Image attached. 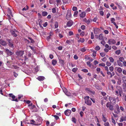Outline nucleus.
<instances>
[{
    "label": "nucleus",
    "instance_id": "f257e3e1",
    "mask_svg": "<svg viewBox=\"0 0 126 126\" xmlns=\"http://www.w3.org/2000/svg\"><path fill=\"white\" fill-rule=\"evenodd\" d=\"M41 120L39 119H37L36 120V122L33 120H32L31 121V122L30 124L34 125H40L41 123Z\"/></svg>",
    "mask_w": 126,
    "mask_h": 126
},
{
    "label": "nucleus",
    "instance_id": "f03ea898",
    "mask_svg": "<svg viewBox=\"0 0 126 126\" xmlns=\"http://www.w3.org/2000/svg\"><path fill=\"white\" fill-rule=\"evenodd\" d=\"M90 97L89 96H87L85 97L84 100H85V103L88 106H91L92 105V102L90 99Z\"/></svg>",
    "mask_w": 126,
    "mask_h": 126
},
{
    "label": "nucleus",
    "instance_id": "7ed1b4c3",
    "mask_svg": "<svg viewBox=\"0 0 126 126\" xmlns=\"http://www.w3.org/2000/svg\"><path fill=\"white\" fill-rule=\"evenodd\" d=\"M24 53V51L23 50H21L18 51L16 53V54L17 55L16 57L18 58L20 60L19 57L22 56Z\"/></svg>",
    "mask_w": 126,
    "mask_h": 126
},
{
    "label": "nucleus",
    "instance_id": "20e7f679",
    "mask_svg": "<svg viewBox=\"0 0 126 126\" xmlns=\"http://www.w3.org/2000/svg\"><path fill=\"white\" fill-rule=\"evenodd\" d=\"M109 100L110 102V103L113 104H115L116 103V99L115 97H109Z\"/></svg>",
    "mask_w": 126,
    "mask_h": 126
},
{
    "label": "nucleus",
    "instance_id": "39448f33",
    "mask_svg": "<svg viewBox=\"0 0 126 126\" xmlns=\"http://www.w3.org/2000/svg\"><path fill=\"white\" fill-rule=\"evenodd\" d=\"M10 32L11 34L14 36L16 37L18 35V32L16 30H10Z\"/></svg>",
    "mask_w": 126,
    "mask_h": 126
},
{
    "label": "nucleus",
    "instance_id": "423d86ee",
    "mask_svg": "<svg viewBox=\"0 0 126 126\" xmlns=\"http://www.w3.org/2000/svg\"><path fill=\"white\" fill-rule=\"evenodd\" d=\"M116 88L117 89V90H116L115 91V94L116 95L118 96L119 95V92L121 91L122 89L120 86H117Z\"/></svg>",
    "mask_w": 126,
    "mask_h": 126
},
{
    "label": "nucleus",
    "instance_id": "0eeeda50",
    "mask_svg": "<svg viewBox=\"0 0 126 126\" xmlns=\"http://www.w3.org/2000/svg\"><path fill=\"white\" fill-rule=\"evenodd\" d=\"M110 102L107 103L106 104V107L109 108V110H114L113 106L112 105Z\"/></svg>",
    "mask_w": 126,
    "mask_h": 126
},
{
    "label": "nucleus",
    "instance_id": "6e6552de",
    "mask_svg": "<svg viewBox=\"0 0 126 126\" xmlns=\"http://www.w3.org/2000/svg\"><path fill=\"white\" fill-rule=\"evenodd\" d=\"M7 40L8 42V45L9 46L13 48L14 47V45L13 41L11 40L10 39H8Z\"/></svg>",
    "mask_w": 126,
    "mask_h": 126
},
{
    "label": "nucleus",
    "instance_id": "1a4fd4ad",
    "mask_svg": "<svg viewBox=\"0 0 126 126\" xmlns=\"http://www.w3.org/2000/svg\"><path fill=\"white\" fill-rule=\"evenodd\" d=\"M85 90L89 94H95V92L94 91H92L90 88H87L85 89Z\"/></svg>",
    "mask_w": 126,
    "mask_h": 126
},
{
    "label": "nucleus",
    "instance_id": "9d476101",
    "mask_svg": "<svg viewBox=\"0 0 126 126\" xmlns=\"http://www.w3.org/2000/svg\"><path fill=\"white\" fill-rule=\"evenodd\" d=\"M9 96L10 97H11L13 99L12 101H14L17 102H18V100L17 98H16L15 99H14L15 98V96L13 95L12 94H8Z\"/></svg>",
    "mask_w": 126,
    "mask_h": 126
},
{
    "label": "nucleus",
    "instance_id": "9b49d317",
    "mask_svg": "<svg viewBox=\"0 0 126 126\" xmlns=\"http://www.w3.org/2000/svg\"><path fill=\"white\" fill-rule=\"evenodd\" d=\"M108 43L110 45L114 44L115 43L116 41L114 39H110L108 40Z\"/></svg>",
    "mask_w": 126,
    "mask_h": 126
},
{
    "label": "nucleus",
    "instance_id": "f8f14e48",
    "mask_svg": "<svg viewBox=\"0 0 126 126\" xmlns=\"http://www.w3.org/2000/svg\"><path fill=\"white\" fill-rule=\"evenodd\" d=\"M71 111L67 109L64 111L65 114L67 116H69L71 113Z\"/></svg>",
    "mask_w": 126,
    "mask_h": 126
},
{
    "label": "nucleus",
    "instance_id": "ddd939ff",
    "mask_svg": "<svg viewBox=\"0 0 126 126\" xmlns=\"http://www.w3.org/2000/svg\"><path fill=\"white\" fill-rule=\"evenodd\" d=\"M0 43L2 45L5 46H6L7 45L6 42L2 39H0Z\"/></svg>",
    "mask_w": 126,
    "mask_h": 126
},
{
    "label": "nucleus",
    "instance_id": "4468645a",
    "mask_svg": "<svg viewBox=\"0 0 126 126\" xmlns=\"http://www.w3.org/2000/svg\"><path fill=\"white\" fill-rule=\"evenodd\" d=\"M115 70H116L117 71L118 73H122V70L121 67H115Z\"/></svg>",
    "mask_w": 126,
    "mask_h": 126
},
{
    "label": "nucleus",
    "instance_id": "2eb2a0df",
    "mask_svg": "<svg viewBox=\"0 0 126 126\" xmlns=\"http://www.w3.org/2000/svg\"><path fill=\"white\" fill-rule=\"evenodd\" d=\"M71 12L70 11L68 10L66 15V18H69L71 17Z\"/></svg>",
    "mask_w": 126,
    "mask_h": 126
},
{
    "label": "nucleus",
    "instance_id": "dca6fc26",
    "mask_svg": "<svg viewBox=\"0 0 126 126\" xmlns=\"http://www.w3.org/2000/svg\"><path fill=\"white\" fill-rule=\"evenodd\" d=\"M6 52L7 54L8 55H11L13 54V53H12L11 51L9 50L8 49H6Z\"/></svg>",
    "mask_w": 126,
    "mask_h": 126
},
{
    "label": "nucleus",
    "instance_id": "f3484780",
    "mask_svg": "<svg viewBox=\"0 0 126 126\" xmlns=\"http://www.w3.org/2000/svg\"><path fill=\"white\" fill-rule=\"evenodd\" d=\"M124 121L126 122V116H122L121 117L119 120V122H122Z\"/></svg>",
    "mask_w": 126,
    "mask_h": 126
},
{
    "label": "nucleus",
    "instance_id": "a211bd4d",
    "mask_svg": "<svg viewBox=\"0 0 126 126\" xmlns=\"http://www.w3.org/2000/svg\"><path fill=\"white\" fill-rule=\"evenodd\" d=\"M44 77L43 76H40L38 77L37 79L40 81H42L45 79Z\"/></svg>",
    "mask_w": 126,
    "mask_h": 126
},
{
    "label": "nucleus",
    "instance_id": "6ab92c4d",
    "mask_svg": "<svg viewBox=\"0 0 126 126\" xmlns=\"http://www.w3.org/2000/svg\"><path fill=\"white\" fill-rule=\"evenodd\" d=\"M94 34H97L98 33L100 29H99L96 28L94 29Z\"/></svg>",
    "mask_w": 126,
    "mask_h": 126
},
{
    "label": "nucleus",
    "instance_id": "aec40b11",
    "mask_svg": "<svg viewBox=\"0 0 126 126\" xmlns=\"http://www.w3.org/2000/svg\"><path fill=\"white\" fill-rule=\"evenodd\" d=\"M73 24V22L72 21H68L66 24L67 26L68 27H70Z\"/></svg>",
    "mask_w": 126,
    "mask_h": 126
},
{
    "label": "nucleus",
    "instance_id": "412c9836",
    "mask_svg": "<svg viewBox=\"0 0 126 126\" xmlns=\"http://www.w3.org/2000/svg\"><path fill=\"white\" fill-rule=\"evenodd\" d=\"M86 13L84 12H82L81 13V14H80V16L82 18H83L86 15Z\"/></svg>",
    "mask_w": 126,
    "mask_h": 126
},
{
    "label": "nucleus",
    "instance_id": "4be33fe9",
    "mask_svg": "<svg viewBox=\"0 0 126 126\" xmlns=\"http://www.w3.org/2000/svg\"><path fill=\"white\" fill-rule=\"evenodd\" d=\"M122 80H123L124 83L126 85V76H123L122 77Z\"/></svg>",
    "mask_w": 126,
    "mask_h": 126
},
{
    "label": "nucleus",
    "instance_id": "5701e85b",
    "mask_svg": "<svg viewBox=\"0 0 126 126\" xmlns=\"http://www.w3.org/2000/svg\"><path fill=\"white\" fill-rule=\"evenodd\" d=\"M116 108L117 111H114V112L117 114L119 113L120 112L119 106H118V107H117Z\"/></svg>",
    "mask_w": 126,
    "mask_h": 126
},
{
    "label": "nucleus",
    "instance_id": "b1692460",
    "mask_svg": "<svg viewBox=\"0 0 126 126\" xmlns=\"http://www.w3.org/2000/svg\"><path fill=\"white\" fill-rule=\"evenodd\" d=\"M99 38L100 40H102L103 39V35L102 34H100L99 36Z\"/></svg>",
    "mask_w": 126,
    "mask_h": 126
},
{
    "label": "nucleus",
    "instance_id": "393cba45",
    "mask_svg": "<svg viewBox=\"0 0 126 126\" xmlns=\"http://www.w3.org/2000/svg\"><path fill=\"white\" fill-rule=\"evenodd\" d=\"M57 63L56 60H52V64L53 65H55Z\"/></svg>",
    "mask_w": 126,
    "mask_h": 126
},
{
    "label": "nucleus",
    "instance_id": "a878e982",
    "mask_svg": "<svg viewBox=\"0 0 126 126\" xmlns=\"http://www.w3.org/2000/svg\"><path fill=\"white\" fill-rule=\"evenodd\" d=\"M102 119L103 120V121L104 122H106L107 120V119L104 116L103 114L102 115Z\"/></svg>",
    "mask_w": 126,
    "mask_h": 126
},
{
    "label": "nucleus",
    "instance_id": "bb28decb",
    "mask_svg": "<svg viewBox=\"0 0 126 126\" xmlns=\"http://www.w3.org/2000/svg\"><path fill=\"white\" fill-rule=\"evenodd\" d=\"M85 41V40L84 39L81 38L79 40H78V42H81L83 43Z\"/></svg>",
    "mask_w": 126,
    "mask_h": 126
},
{
    "label": "nucleus",
    "instance_id": "cd10ccee",
    "mask_svg": "<svg viewBox=\"0 0 126 126\" xmlns=\"http://www.w3.org/2000/svg\"><path fill=\"white\" fill-rule=\"evenodd\" d=\"M28 39L31 40V43L34 44L35 43V41L32 38L30 37H28Z\"/></svg>",
    "mask_w": 126,
    "mask_h": 126
},
{
    "label": "nucleus",
    "instance_id": "c85d7f7f",
    "mask_svg": "<svg viewBox=\"0 0 126 126\" xmlns=\"http://www.w3.org/2000/svg\"><path fill=\"white\" fill-rule=\"evenodd\" d=\"M48 14L47 12H46L44 11L42 12V15L43 16H47Z\"/></svg>",
    "mask_w": 126,
    "mask_h": 126
},
{
    "label": "nucleus",
    "instance_id": "c756f323",
    "mask_svg": "<svg viewBox=\"0 0 126 126\" xmlns=\"http://www.w3.org/2000/svg\"><path fill=\"white\" fill-rule=\"evenodd\" d=\"M109 59L110 60V62L112 63H113L114 61V59L111 57H110L109 58Z\"/></svg>",
    "mask_w": 126,
    "mask_h": 126
},
{
    "label": "nucleus",
    "instance_id": "7c9ffc66",
    "mask_svg": "<svg viewBox=\"0 0 126 126\" xmlns=\"http://www.w3.org/2000/svg\"><path fill=\"white\" fill-rule=\"evenodd\" d=\"M115 54L117 55H119L121 53V51L120 50H116L115 52Z\"/></svg>",
    "mask_w": 126,
    "mask_h": 126
},
{
    "label": "nucleus",
    "instance_id": "2f4dec72",
    "mask_svg": "<svg viewBox=\"0 0 126 126\" xmlns=\"http://www.w3.org/2000/svg\"><path fill=\"white\" fill-rule=\"evenodd\" d=\"M59 62L61 64H64V62L63 60L61 59H59Z\"/></svg>",
    "mask_w": 126,
    "mask_h": 126
},
{
    "label": "nucleus",
    "instance_id": "473e14b6",
    "mask_svg": "<svg viewBox=\"0 0 126 126\" xmlns=\"http://www.w3.org/2000/svg\"><path fill=\"white\" fill-rule=\"evenodd\" d=\"M55 28H56L58 27V22H55L54 24Z\"/></svg>",
    "mask_w": 126,
    "mask_h": 126
},
{
    "label": "nucleus",
    "instance_id": "72a5a7b5",
    "mask_svg": "<svg viewBox=\"0 0 126 126\" xmlns=\"http://www.w3.org/2000/svg\"><path fill=\"white\" fill-rule=\"evenodd\" d=\"M38 21L39 22V25L41 26V25L42 23L43 22V21L42 20L40 19Z\"/></svg>",
    "mask_w": 126,
    "mask_h": 126
},
{
    "label": "nucleus",
    "instance_id": "f704fd0d",
    "mask_svg": "<svg viewBox=\"0 0 126 126\" xmlns=\"http://www.w3.org/2000/svg\"><path fill=\"white\" fill-rule=\"evenodd\" d=\"M91 38L92 39H93L94 38V36L93 33V32H91Z\"/></svg>",
    "mask_w": 126,
    "mask_h": 126
},
{
    "label": "nucleus",
    "instance_id": "c9c22d12",
    "mask_svg": "<svg viewBox=\"0 0 126 126\" xmlns=\"http://www.w3.org/2000/svg\"><path fill=\"white\" fill-rule=\"evenodd\" d=\"M100 49V47L98 46H96L95 48V49L97 51L99 50Z\"/></svg>",
    "mask_w": 126,
    "mask_h": 126
},
{
    "label": "nucleus",
    "instance_id": "e433bc0d",
    "mask_svg": "<svg viewBox=\"0 0 126 126\" xmlns=\"http://www.w3.org/2000/svg\"><path fill=\"white\" fill-rule=\"evenodd\" d=\"M107 73L108 75H110V78L112 77V73L111 72L109 71L107 72Z\"/></svg>",
    "mask_w": 126,
    "mask_h": 126
},
{
    "label": "nucleus",
    "instance_id": "4c0bfd02",
    "mask_svg": "<svg viewBox=\"0 0 126 126\" xmlns=\"http://www.w3.org/2000/svg\"><path fill=\"white\" fill-rule=\"evenodd\" d=\"M78 68H73L72 69V71L74 73H75L77 71Z\"/></svg>",
    "mask_w": 126,
    "mask_h": 126
},
{
    "label": "nucleus",
    "instance_id": "58836bf2",
    "mask_svg": "<svg viewBox=\"0 0 126 126\" xmlns=\"http://www.w3.org/2000/svg\"><path fill=\"white\" fill-rule=\"evenodd\" d=\"M92 51L93 52V56L94 57H95L96 56V51L93 50Z\"/></svg>",
    "mask_w": 126,
    "mask_h": 126
},
{
    "label": "nucleus",
    "instance_id": "ea45409f",
    "mask_svg": "<svg viewBox=\"0 0 126 126\" xmlns=\"http://www.w3.org/2000/svg\"><path fill=\"white\" fill-rule=\"evenodd\" d=\"M100 55L102 57H103L105 55V53L104 52H101L100 53Z\"/></svg>",
    "mask_w": 126,
    "mask_h": 126
},
{
    "label": "nucleus",
    "instance_id": "a19ab883",
    "mask_svg": "<svg viewBox=\"0 0 126 126\" xmlns=\"http://www.w3.org/2000/svg\"><path fill=\"white\" fill-rule=\"evenodd\" d=\"M109 69L110 72H112L113 70V67L112 66H111L109 68Z\"/></svg>",
    "mask_w": 126,
    "mask_h": 126
},
{
    "label": "nucleus",
    "instance_id": "79ce46f5",
    "mask_svg": "<svg viewBox=\"0 0 126 126\" xmlns=\"http://www.w3.org/2000/svg\"><path fill=\"white\" fill-rule=\"evenodd\" d=\"M29 8L26 5V7H25L22 9L23 11H26Z\"/></svg>",
    "mask_w": 126,
    "mask_h": 126
},
{
    "label": "nucleus",
    "instance_id": "37998d69",
    "mask_svg": "<svg viewBox=\"0 0 126 126\" xmlns=\"http://www.w3.org/2000/svg\"><path fill=\"white\" fill-rule=\"evenodd\" d=\"M87 65H88L90 67H91L92 65L91 63V62L90 61H88L87 62Z\"/></svg>",
    "mask_w": 126,
    "mask_h": 126
},
{
    "label": "nucleus",
    "instance_id": "c03bdc74",
    "mask_svg": "<svg viewBox=\"0 0 126 126\" xmlns=\"http://www.w3.org/2000/svg\"><path fill=\"white\" fill-rule=\"evenodd\" d=\"M80 50L82 52H84L86 51V49L85 47H83L81 48Z\"/></svg>",
    "mask_w": 126,
    "mask_h": 126
},
{
    "label": "nucleus",
    "instance_id": "a18cd8bd",
    "mask_svg": "<svg viewBox=\"0 0 126 126\" xmlns=\"http://www.w3.org/2000/svg\"><path fill=\"white\" fill-rule=\"evenodd\" d=\"M117 63L118 64V65H119V66H122L123 65V64H122V63H121V62H120V61H117Z\"/></svg>",
    "mask_w": 126,
    "mask_h": 126
},
{
    "label": "nucleus",
    "instance_id": "49530a36",
    "mask_svg": "<svg viewBox=\"0 0 126 126\" xmlns=\"http://www.w3.org/2000/svg\"><path fill=\"white\" fill-rule=\"evenodd\" d=\"M78 11H75L74 12V16L75 17L78 14Z\"/></svg>",
    "mask_w": 126,
    "mask_h": 126
},
{
    "label": "nucleus",
    "instance_id": "de8ad7c7",
    "mask_svg": "<svg viewBox=\"0 0 126 126\" xmlns=\"http://www.w3.org/2000/svg\"><path fill=\"white\" fill-rule=\"evenodd\" d=\"M85 21L87 24H89L90 23V20L89 19L87 20L86 19Z\"/></svg>",
    "mask_w": 126,
    "mask_h": 126
},
{
    "label": "nucleus",
    "instance_id": "09e8293b",
    "mask_svg": "<svg viewBox=\"0 0 126 126\" xmlns=\"http://www.w3.org/2000/svg\"><path fill=\"white\" fill-rule=\"evenodd\" d=\"M95 87L96 89L98 90H100L101 89L100 87L98 85H95Z\"/></svg>",
    "mask_w": 126,
    "mask_h": 126
},
{
    "label": "nucleus",
    "instance_id": "8fccbe9b",
    "mask_svg": "<svg viewBox=\"0 0 126 126\" xmlns=\"http://www.w3.org/2000/svg\"><path fill=\"white\" fill-rule=\"evenodd\" d=\"M24 102H26V103L27 104H29L31 102V101L29 100H24Z\"/></svg>",
    "mask_w": 126,
    "mask_h": 126
},
{
    "label": "nucleus",
    "instance_id": "3c124183",
    "mask_svg": "<svg viewBox=\"0 0 126 126\" xmlns=\"http://www.w3.org/2000/svg\"><path fill=\"white\" fill-rule=\"evenodd\" d=\"M120 61L122 62H123L124 60V58L123 57H120L119 58Z\"/></svg>",
    "mask_w": 126,
    "mask_h": 126
},
{
    "label": "nucleus",
    "instance_id": "603ef678",
    "mask_svg": "<svg viewBox=\"0 0 126 126\" xmlns=\"http://www.w3.org/2000/svg\"><path fill=\"white\" fill-rule=\"evenodd\" d=\"M65 94L68 96H70L71 95L70 93L68 91L66 93H65Z\"/></svg>",
    "mask_w": 126,
    "mask_h": 126
},
{
    "label": "nucleus",
    "instance_id": "864d4df0",
    "mask_svg": "<svg viewBox=\"0 0 126 126\" xmlns=\"http://www.w3.org/2000/svg\"><path fill=\"white\" fill-rule=\"evenodd\" d=\"M106 65L107 66H110L111 65V63L109 62H106Z\"/></svg>",
    "mask_w": 126,
    "mask_h": 126
},
{
    "label": "nucleus",
    "instance_id": "5fc2aeb1",
    "mask_svg": "<svg viewBox=\"0 0 126 126\" xmlns=\"http://www.w3.org/2000/svg\"><path fill=\"white\" fill-rule=\"evenodd\" d=\"M72 10L73 11H76L77 10V8L76 7L74 6L72 8Z\"/></svg>",
    "mask_w": 126,
    "mask_h": 126
},
{
    "label": "nucleus",
    "instance_id": "6e6d98bb",
    "mask_svg": "<svg viewBox=\"0 0 126 126\" xmlns=\"http://www.w3.org/2000/svg\"><path fill=\"white\" fill-rule=\"evenodd\" d=\"M110 20L111 23H112V22H115L114 21H115V20L114 18H111Z\"/></svg>",
    "mask_w": 126,
    "mask_h": 126
},
{
    "label": "nucleus",
    "instance_id": "4d7b16f0",
    "mask_svg": "<svg viewBox=\"0 0 126 126\" xmlns=\"http://www.w3.org/2000/svg\"><path fill=\"white\" fill-rule=\"evenodd\" d=\"M72 121L73 122L75 123H76V119L74 117H73L72 118Z\"/></svg>",
    "mask_w": 126,
    "mask_h": 126
},
{
    "label": "nucleus",
    "instance_id": "13d9d810",
    "mask_svg": "<svg viewBox=\"0 0 126 126\" xmlns=\"http://www.w3.org/2000/svg\"><path fill=\"white\" fill-rule=\"evenodd\" d=\"M13 74L14 77H16L18 76V74L15 72H13Z\"/></svg>",
    "mask_w": 126,
    "mask_h": 126
},
{
    "label": "nucleus",
    "instance_id": "bf43d9fd",
    "mask_svg": "<svg viewBox=\"0 0 126 126\" xmlns=\"http://www.w3.org/2000/svg\"><path fill=\"white\" fill-rule=\"evenodd\" d=\"M81 71L85 73L87 72L88 71V70L86 69H83L81 70Z\"/></svg>",
    "mask_w": 126,
    "mask_h": 126
},
{
    "label": "nucleus",
    "instance_id": "052dcab7",
    "mask_svg": "<svg viewBox=\"0 0 126 126\" xmlns=\"http://www.w3.org/2000/svg\"><path fill=\"white\" fill-rule=\"evenodd\" d=\"M104 125L105 126H109V124L108 122H105L104 123Z\"/></svg>",
    "mask_w": 126,
    "mask_h": 126
},
{
    "label": "nucleus",
    "instance_id": "680f3d73",
    "mask_svg": "<svg viewBox=\"0 0 126 126\" xmlns=\"http://www.w3.org/2000/svg\"><path fill=\"white\" fill-rule=\"evenodd\" d=\"M55 118L56 120H57L59 118V117L57 115H55L53 116Z\"/></svg>",
    "mask_w": 126,
    "mask_h": 126
},
{
    "label": "nucleus",
    "instance_id": "e2e57ef3",
    "mask_svg": "<svg viewBox=\"0 0 126 126\" xmlns=\"http://www.w3.org/2000/svg\"><path fill=\"white\" fill-rule=\"evenodd\" d=\"M111 119L112 122L113 123L114 125L116 124V123L115 120L113 119V117H111Z\"/></svg>",
    "mask_w": 126,
    "mask_h": 126
},
{
    "label": "nucleus",
    "instance_id": "0e129e2a",
    "mask_svg": "<svg viewBox=\"0 0 126 126\" xmlns=\"http://www.w3.org/2000/svg\"><path fill=\"white\" fill-rule=\"evenodd\" d=\"M101 43L103 45H104L106 43L105 42V41L103 40H102L101 42Z\"/></svg>",
    "mask_w": 126,
    "mask_h": 126
},
{
    "label": "nucleus",
    "instance_id": "69168bd1",
    "mask_svg": "<svg viewBox=\"0 0 126 126\" xmlns=\"http://www.w3.org/2000/svg\"><path fill=\"white\" fill-rule=\"evenodd\" d=\"M35 107H36L34 105H33L30 108V109H33Z\"/></svg>",
    "mask_w": 126,
    "mask_h": 126
},
{
    "label": "nucleus",
    "instance_id": "338daca9",
    "mask_svg": "<svg viewBox=\"0 0 126 126\" xmlns=\"http://www.w3.org/2000/svg\"><path fill=\"white\" fill-rule=\"evenodd\" d=\"M56 1L57 2V5L58 6V5H59L60 2H61V0H56Z\"/></svg>",
    "mask_w": 126,
    "mask_h": 126
},
{
    "label": "nucleus",
    "instance_id": "774afa93",
    "mask_svg": "<svg viewBox=\"0 0 126 126\" xmlns=\"http://www.w3.org/2000/svg\"><path fill=\"white\" fill-rule=\"evenodd\" d=\"M104 6L107 8H108L109 7L108 5L106 3H105L104 4Z\"/></svg>",
    "mask_w": 126,
    "mask_h": 126
}]
</instances>
